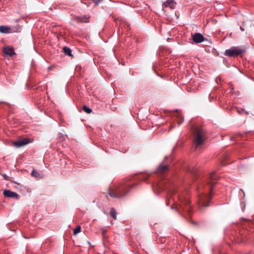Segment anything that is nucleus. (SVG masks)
Here are the masks:
<instances>
[{"label": "nucleus", "instance_id": "obj_1", "mask_svg": "<svg viewBox=\"0 0 254 254\" xmlns=\"http://www.w3.org/2000/svg\"><path fill=\"white\" fill-rule=\"evenodd\" d=\"M135 186L128 182L120 183L110 186L108 190V194L112 198H120L125 196L129 190Z\"/></svg>", "mask_w": 254, "mask_h": 254}, {"label": "nucleus", "instance_id": "obj_2", "mask_svg": "<svg viewBox=\"0 0 254 254\" xmlns=\"http://www.w3.org/2000/svg\"><path fill=\"white\" fill-rule=\"evenodd\" d=\"M193 131V145L195 149L199 148L206 139V132L202 127H198L192 129Z\"/></svg>", "mask_w": 254, "mask_h": 254}, {"label": "nucleus", "instance_id": "obj_3", "mask_svg": "<svg viewBox=\"0 0 254 254\" xmlns=\"http://www.w3.org/2000/svg\"><path fill=\"white\" fill-rule=\"evenodd\" d=\"M180 203L176 204L173 203L171 206L172 209H175L176 211L181 213L182 211H186L190 213L191 206L190 205V200L188 197H180Z\"/></svg>", "mask_w": 254, "mask_h": 254}, {"label": "nucleus", "instance_id": "obj_4", "mask_svg": "<svg viewBox=\"0 0 254 254\" xmlns=\"http://www.w3.org/2000/svg\"><path fill=\"white\" fill-rule=\"evenodd\" d=\"M246 51V48L245 47L237 46L232 47L231 48L226 50L224 52V55L229 57H235L245 53Z\"/></svg>", "mask_w": 254, "mask_h": 254}, {"label": "nucleus", "instance_id": "obj_5", "mask_svg": "<svg viewBox=\"0 0 254 254\" xmlns=\"http://www.w3.org/2000/svg\"><path fill=\"white\" fill-rule=\"evenodd\" d=\"M218 177L216 174L215 172H212L210 173L208 176L206 185L205 187V190L207 192H209L211 191L214 187V185L218 180Z\"/></svg>", "mask_w": 254, "mask_h": 254}, {"label": "nucleus", "instance_id": "obj_6", "mask_svg": "<svg viewBox=\"0 0 254 254\" xmlns=\"http://www.w3.org/2000/svg\"><path fill=\"white\" fill-rule=\"evenodd\" d=\"M198 197V204L200 210H202L203 207L208 206L209 201L211 199L210 195L201 193L199 194Z\"/></svg>", "mask_w": 254, "mask_h": 254}, {"label": "nucleus", "instance_id": "obj_7", "mask_svg": "<svg viewBox=\"0 0 254 254\" xmlns=\"http://www.w3.org/2000/svg\"><path fill=\"white\" fill-rule=\"evenodd\" d=\"M31 142L30 139L27 138L19 139L13 142V145L17 148L26 145Z\"/></svg>", "mask_w": 254, "mask_h": 254}, {"label": "nucleus", "instance_id": "obj_8", "mask_svg": "<svg viewBox=\"0 0 254 254\" xmlns=\"http://www.w3.org/2000/svg\"><path fill=\"white\" fill-rule=\"evenodd\" d=\"M192 39L195 43H200L204 41V37L201 34L196 33L192 35Z\"/></svg>", "mask_w": 254, "mask_h": 254}, {"label": "nucleus", "instance_id": "obj_9", "mask_svg": "<svg viewBox=\"0 0 254 254\" xmlns=\"http://www.w3.org/2000/svg\"><path fill=\"white\" fill-rule=\"evenodd\" d=\"M3 194L7 197L9 198H19V195L15 192L9 190H3Z\"/></svg>", "mask_w": 254, "mask_h": 254}, {"label": "nucleus", "instance_id": "obj_10", "mask_svg": "<svg viewBox=\"0 0 254 254\" xmlns=\"http://www.w3.org/2000/svg\"><path fill=\"white\" fill-rule=\"evenodd\" d=\"M3 52L5 55L9 56H12L15 55V53L14 51V49L12 47L6 46L3 48Z\"/></svg>", "mask_w": 254, "mask_h": 254}, {"label": "nucleus", "instance_id": "obj_11", "mask_svg": "<svg viewBox=\"0 0 254 254\" xmlns=\"http://www.w3.org/2000/svg\"><path fill=\"white\" fill-rule=\"evenodd\" d=\"M169 170L168 165L162 163L158 166L157 171L158 173H164L168 171Z\"/></svg>", "mask_w": 254, "mask_h": 254}, {"label": "nucleus", "instance_id": "obj_12", "mask_svg": "<svg viewBox=\"0 0 254 254\" xmlns=\"http://www.w3.org/2000/svg\"><path fill=\"white\" fill-rule=\"evenodd\" d=\"M177 3L174 0H167L163 4V6L165 7H170L171 9H174Z\"/></svg>", "mask_w": 254, "mask_h": 254}, {"label": "nucleus", "instance_id": "obj_13", "mask_svg": "<svg viewBox=\"0 0 254 254\" xmlns=\"http://www.w3.org/2000/svg\"><path fill=\"white\" fill-rule=\"evenodd\" d=\"M11 30L9 26L0 25V32L1 33H11Z\"/></svg>", "mask_w": 254, "mask_h": 254}, {"label": "nucleus", "instance_id": "obj_14", "mask_svg": "<svg viewBox=\"0 0 254 254\" xmlns=\"http://www.w3.org/2000/svg\"><path fill=\"white\" fill-rule=\"evenodd\" d=\"M63 50L65 55H68L69 56H72V54H71L72 52L69 48H68L67 47H64L63 48Z\"/></svg>", "mask_w": 254, "mask_h": 254}, {"label": "nucleus", "instance_id": "obj_15", "mask_svg": "<svg viewBox=\"0 0 254 254\" xmlns=\"http://www.w3.org/2000/svg\"><path fill=\"white\" fill-rule=\"evenodd\" d=\"M76 19H77V21H79L80 22H88V17L86 16H84L83 17H82V16L77 17L76 18Z\"/></svg>", "mask_w": 254, "mask_h": 254}, {"label": "nucleus", "instance_id": "obj_16", "mask_svg": "<svg viewBox=\"0 0 254 254\" xmlns=\"http://www.w3.org/2000/svg\"><path fill=\"white\" fill-rule=\"evenodd\" d=\"M110 216L112 217L114 220L117 219V212L114 208H111Z\"/></svg>", "mask_w": 254, "mask_h": 254}, {"label": "nucleus", "instance_id": "obj_17", "mask_svg": "<svg viewBox=\"0 0 254 254\" xmlns=\"http://www.w3.org/2000/svg\"><path fill=\"white\" fill-rule=\"evenodd\" d=\"M83 110L84 112L87 114H90L92 112V110L90 108L85 105L83 106Z\"/></svg>", "mask_w": 254, "mask_h": 254}, {"label": "nucleus", "instance_id": "obj_18", "mask_svg": "<svg viewBox=\"0 0 254 254\" xmlns=\"http://www.w3.org/2000/svg\"><path fill=\"white\" fill-rule=\"evenodd\" d=\"M80 230H81V227L80 226L78 225L75 228V229L74 230L73 234L74 235H76V234H77L78 233H79L80 232Z\"/></svg>", "mask_w": 254, "mask_h": 254}, {"label": "nucleus", "instance_id": "obj_19", "mask_svg": "<svg viewBox=\"0 0 254 254\" xmlns=\"http://www.w3.org/2000/svg\"><path fill=\"white\" fill-rule=\"evenodd\" d=\"M31 174L32 176L35 177L36 178H38L40 177L39 173L38 172H37L36 171L34 170L32 171Z\"/></svg>", "mask_w": 254, "mask_h": 254}, {"label": "nucleus", "instance_id": "obj_20", "mask_svg": "<svg viewBox=\"0 0 254 254\" xmlns=\"http://www.w3.org/2000/svg\"><path fill=\"white\" fill-rule=\"evenodd\" d=\"M178 115V124H181V123H182L184 121V119H183V117L182 116V115L181 114H180L179 113H177Z\"/></svg>", "mask_w": 254, "mask_h": 254}, {"label": "nucleus", "instance_id": "obj_21", "mask_svg": "<svg viewBox=\"0 0 254 254\" xmlns=\"http://www.w3.org/2000/svg\"><path fill=\"white\" fill-rule=\"evenodd\" d=\"M238 135V134H235V135H234L230 137V139H231V140H234V138H235V137H236Z\"/></svg>", "mask_w": 254, "mask_h": 254}, {"label": "nucleus", "instance_id": "obj_22", "mask_svg": "<svg viewBox=\"0 0 254 254\" xmlns=\"http://www.w3.org/2000/svg\"><path fill=\"white\" fill-rule=\"evenodd\" d=\"M193 174H195L196 173V170L194 171L193 172H192Z\"/></svg>", "mask_w": 254, "mask_h": 254}]
</instances>
